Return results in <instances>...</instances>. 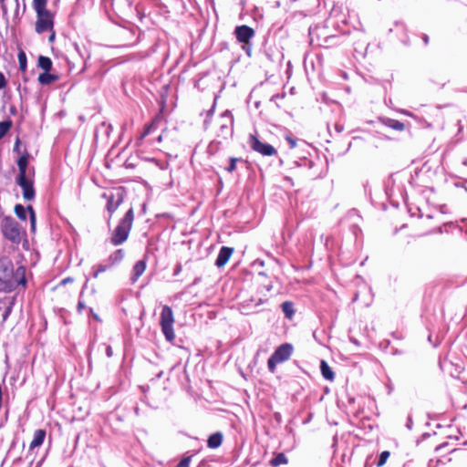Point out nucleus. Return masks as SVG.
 Instances as JSON below:
<instances>
[{"label": "nucleus", "instance_id": "26", "mask_svg": "<svg viewBox=\"0 0 467 467\" xmlns=\"http://www.w3.org/2000/svg\"><path fill=\"white\" fill-rule=\"evenodd\" d=\"M389 457V451H382L379 455V459L377 463L378 467L383 466L386 463Z\"/></svg>", "mask_w": 467, "mask_h": 467}, {"label": "nucleus", "instance_id": "24", "mask_svg": "<svg viewBox=\"0 0 467 467\" xmlns=\"http://www.w3.org/2000/svg\"><path fill=\"white\" fill-rule=\"evenodd\" d=\"M12 122L10 120L0 122V139H2L10 130Z\"/></svg>", "mask_w": 467, "mask_h": 467}, {"label": "nucleus", "instance_id": "13", "mask_svg": "<svg viewBox=\"0 0 467 467\" xmlns=\"http://www.w3.org/2000/svg\"><path fill=\"white\" fill-rule=\"evenodd\" d=\"M222 124H221V131L223 134L231 133V126L233 124V119L231 114L228 111H225L221 116Z\"/></svg>", "mask_w": 467, "mask_h": 467}, {"label": "nucleus", "instance_id": "3", "mask_svg": "<svg viewBox=\"0 0 467 467\" xmlns=\"http://www.w3.org/2000/svg\"><path fill=\"white\" fill-rule=\"evenodd\" d=\"M134 221L133 209L130 208L125 215L119 220L118 225L113 230L110 236V243L118 246L123 244L129 237Z\"/></svg>", "mask_w": 467, "mask_h": 467}, {"label": "nucleus", "instance_id": "12", "mask_svg": "<svg viewBox=\"0 0 467 467\" xmlns=\"http://www.w3.org/2000/svg\"><path fill=\"white\" fill-rule=\"evenodd\" d=\"M45 438H46V431L45 430L38 429V430L35 431L33 440L29 445V450L33 451L34 449L40 447L43 444Z\"/></svg>", "mask_w": 467, "mask_h": 467}, {"label": "nucleus", "instance_id": "10", "mask_svg": "<svg viewBox=\"0 0 467 467\" xmlns=\"http://www.w3.org/2000/svg\"><path fill=\"white\" fill-rule=\"evenodd\" d=\"M16 214L18 218L21 220L26 219L27 213H29L30 217V223H31V231L35 232L36 230V213L32 206H27V208H25L24 206L17 204L15 207Z\"/></svg>", "mask_w": 467, "mask_h": 467}, {"label": "nucleus", "instance_id": "15", "mask_svg": "<svg viewBox=\"0 0 467 467\" xmlns=\"http://www.w3.org/2000/svg\"><path fill=\"white\" fill-rule=\"evenodd\" d=\"M146 263L143 260L138 261L133 267L132 281L135 282L144 273Z\"/></svg>", "mask_w": 467, "mask_h": 467}, {"label": "nucleus", "instance_id": "38", "mask_svg": "<svg viewBox=\"0 0 467 467\" xmlns=\"http://www.w3.org/2000/svg\"><path fill=\"white\" fill-rule=\"evenodd\" d=\"M2 7H3L4 12H5L6 11V7L5 5H3Z\"/></svg>", "mask_w": 467, "mask_h": 467}, {"label": "nucleus", "instance_id": "21", "mask_svg": "<svg viewBox=\"0 0 467 467\" xmlns=\"http://www.w3.org/2000/svg\"><path fill=\"white\" fill-rule=\"evenodd\" d=\"M384 123L386 126H388L395 130L401 131L405 129L404 123H402L397 119H387Z\"/></svg>", "mask_w": 467, "mask_h": 467}, {"label": "nucleus", "instance_id": "11", "mask_svg": "<svg viewBox=\"0 0 467 467\" xmlns=\"http://www.w3.org/2000/svg\"><path fill=\"white\" fill-rule=\"evenodd\" d=\"M234 253V248L223 246L220 249L219 254L215 261V265L217 267H223L226 265V263L229 261L230 257L232 256Z\"/></svg>", "mask_w": 467, "mask_h": 467}, {"label": "nucleus", "instance_id": "1", "mask_svg": "<svg viewBox=\"0 0 467 467\" xmlns=\"http://www.w3.org/2000/svg\"><path fill=\"white\" fill-rule=\"evenodd\" d=\"M18 174L16 182L22 188L23 197L26 201L35 198L34 168H28V155H22L17 161Z\"/></svg>", "mask_w": 467, "mask_h": 467}, {"label": "nucleus", "instance_id": "20", "mask_svg": "<svg viewBox=\"0 0 467 467\" xmlns=\"http://www.w3.org/2000/svg\"><path fill=\"white\" fill-rule=\"evenodd\" d=\"M38 66L45 70V72H49L52 68V61L47 57L40 56L38 58Z\"/></svg>", "mask_w": 467, "mask_h": 467}, {"label": "nucleus", "instance_id": "14", "mask_svg": "<svg viewBox=\"0 0 467 467\" xmlns=\"http://www.w3.org/2000/svg\"><path fill=\"white\" fill-rule=\"evenodd\" d=\"M320 370H321L322 376L326 379L330 380V381H332L334 379L335 374H334L333 370L331 369V368L327 363V361L321 360Z\"/></svg>", "mask_w": 467, "mask_h": 467}, {"label": "nucleus", "instance_id": "4", "mask_svg": "<svg viewBox=\"0 0 467 467\" xmlns=\"http://www.w3.org/2000/svg\"><path fill=\"white\" fill-rule=\"evenodd\" d=\"M1 231L5 238L14 244H19L24 234L22 227L12 217H5L1 221Z\"/></svg>", "mask_w": 467, "mask_h": 467}, {"label": "nucleus", "instance_id": "8", "mask_svg": "<svg viewBox=\"0 0 467 467\" xmlns=\"http://www.w3.org/2000/svg\"><path fill=\"white\" fill-rule=\"evenodd\" d=\"M103 198L107 199V210L109 213V218H111L112 213L119 208V206L123 202V197L120 192L114 193H103Z\"/></svg>", "mask_w": 467, "mask_h": 467}, {"label": "nucleus", "instance_id": "6", "mask_svg": "<svg viewBox=\"0 0 467 467\" xmlns=\"http://www.w3.org/2000/svg\"><path fill=\"white\" fill-rule=\"evenodd\" d=\"M249 144L254 150L259 152L264 156H273L276 154V150L272 145L260 141L254 135H250Z\"/></svg>", "mask_w": 467, "mask_h": 467}, {"label": "nucleus", "instance_id": "7", "mask_svg": "<svg viewBox=\"0 0 467 467\" xmlns=\"http://www.w3.org/2000/svg\"><path fill=\"white\" fill-rule=\"evenodd\" d=\"M234 35L240 43L247 45L254 36V30L248 26L243 25L235 27Z\"/></svg>", "mask_w": 467, "mask_h": 467}, {"label": "nucleus", "instance_id": "17", "mask_svg": "<svg viewBox=\"0 0 467 467\" xmlns=\"http://www.w3.org/2000/svg\"><path fill=\"white\" fill-rule=\"evenodd\" d=\"M58 79L57 75L50 74L49 72H44L38 76V81L42 85H49Z\"/></svg>", "mask_w": 467, "mask_h": 467}, {"label": "nucleus", "instance_id": "29", "mask_svg": "<svg viewBox=\"0 0 467 467\" xmlns=\"http://www.w3.org/2000/svg\"><path fill=\"white\" fill-rule=\"evenodd\" d=\"M192 457L188 456L182 459L176 467H189L191 462Z\"/></svg>", "mask_w": 467, "mask_h": 467}, {"label": "nucleus", "instance_id": "35", "mask_svg": "<svg viewBox=\"0 0 467 467\" xmlns=\"http://www.w3.org/2000/svg\"><path fill=\"white\" fill-rule=\"evenodd\" d=\"M85 304L82 301H78V312H81L85 308Z\"/></svg>", "mask_w": 467, "mask_h": 467}, {"label": "nucleus", "instance_id": "25", "mask_svg": "<svg viewBox=\"0 0 467 467\" xmlns=\"http://www.w3.org/2000/svg\"><path fill=\"white\" fill-rule=\"evenodd\" d=\"M18 62H19V67L22 71H26V56L24 51H20L18 53Z\"/></svg>", "mask_w": 467, "mask_h": 467}, {"label": "nucleus", "instance_id": "33", "mask_svg": "<svg viewBox=\"0 0 467 467\" xmlns=\"http://www.w3.org/2000/svg\"><path fill=\"white\" fill-rule=\"evenodd\" d=\"M71 282H73V278H71V277H67V278L63 279V280L60 282V285H65L66 284H67V283H71Z\"/></svg>", "mask_w": 467, "mask_h": 467}, {"label": "nucleus", "instance_id": "19", "mask_svg": "<svg viewBox=\"0 0 467 467\" xmlns=\"http://www.w3.org/2000/svg\"><path fill=\"white\" fill-rule=\"evenodd\" d=\"M281 308L285 314V316L291 319L295 314V310H294V305L292 302L290 301H285L284 302L282 305H281Z\"/></svg>", "mask_w": 467, "mask_h": 467}, {"label": "nucleus", "instance_id": "5", "mask_svg": "<svg viewBox=\"0 0 467 467\" xmlns=\"http://www.w3.org/2000/svg\"><path fill=\"white\" fill-rule=\"evenodd\" d=\"M173 323L174 317L171 308L168 306H164L161 313L160 325L161 327V331L164 334L165 338L169 342H172L175 338Z\"/></svg>", "mask_w": 467, "mask_h": 467}, {"label": "nucleus", "instance_id": "18", "mask_svg": "<svg viewBox=\"0 0 467 467\" xmlns=\"http://www.w3.org/2000/svg\"><path fill=\"white\" fill-rule=\"evenodd\" d=\"M123 258H124V250L118 249L109 255L108 261L110 264V265L112 266V265L121 262Z\"/></svg>", "mask_w": 467, "mask_h": 467}, {"label": "nucleus", "instance_id": "40", "mask_svg": "<svg viewBox=\"0 0 467 467\" xmlns=\"http://www.w3.org/2000/svg\"><path fill=\"white\" fill-rule=\"evenodd\" d=\"M5 0H0V3H3Z\"/></svg>", "mask_w": 467, "mask_h": 467}, {"label": "nucleus", "instance_id": "9", "mask_svg": "<svg viewBox=\"0 0 467 467\" xmlns=\"http://www.w3.org/2000/svg\"><path fill=\"white\" fill-rule=\"evenodd\" d=\"M293 352V346L288 343L282 344L279 346L275 352L272 354L274 359L277 360L279 363L286 361L290 358Z\"/></svg>", "mask_w": 467, "mask_h": 467}, {"label": "nucleus", "instance_id": "32", "mask_svg": "<svg viewBox=\"0 0 467 467\" xmlns=\"http://www.w3.org/2000/svg\"><path fill=\"white\" fill-rule=\"evenodd\" d=\"M6 86V80L2 72H0V89L4 88Z\"/></svg>", "mask_w": 467, "mask_h": 467}, {"label": "nucleus", "instance_id": "27", "mask_svg": "<svg viewBox=\"0 0 467 467\" xmlns=\"http://www.w3.org/2000/svg\"><path fill=\"white\" fill-rule=\"evenodd\" d=\"M277 364H279V362L274 359L272 356L268 358L267 367L272 373L275 372Z\"/></svg>", "mask_w": 467, "mask_h": 467}, {"label": "nucleus", "instance_id": "22", "mask_svg": "<svg viewBox=\"0 0 467 467\" xmlns=\"http://www.w3.org/2000/svg\"><path fill=\"white\" fill-rule=\"evenodd\" d=\"M287 463V458L284 453H278L276 454L271 461L270 464L273 467H277L281 464H286Z\"/></svg>", "mask_w": 467, "mask_h": 467}, {"label": "nucleus", "instance_id": "16", "mask_svg": "<svg viewBox=\"0 0 467 467\" xmlns=\"http://www.w3.org/2000/svg\"><path fill=\"white\" fill-rule=\"evenodd\" d=\"M222 441H223L222 433H220V432L213 433L209 437V439L207 441L208 447L212 448V449L218 448L222 444Z\"/></svg>", "mask_w": 467, "mask_h": 467}, {"label": "nucleus", "instance_id": "39", "mask_svg": "<svg viewBox=\"0 0 467 467\" xmlns=\"http://www.w3.org/2000/svg\"><path fill=\"white\" fill-rule=\"evenodd\" d=\"M158 140L161 141V136H159Z\"/></svg>", "mask_w": 467, "mask_h": 467}, {"label": "nucleus", "instance_id": "2", "mask_svg": "<svg viewBox=\"0 0 467 467\" xmlns=\"http://www.w3.org/2000/svg\"><path fill=\"white\" fill-rule=\"evenodd\" d=\"M47 0H33V7L36 13V32L42 34L52 31L54 28V16L47 8Z\"/></svg>", "mask_w": 467, "mask_h": 467}, {"label": "nucleus", "instance_id": "34", "mask_svg": "<svg viewBox=\"0 0 467 467\" xmlns=\"http://www.w3.org/2000/svg\"><path fill=\"white\" fill-rule=\"evenodd\" d=\"M50 32H51V34H50V36H49V37H48V41H49L50 43H52V42H54V40H55L56 33H55V31H54V28H53V29H52V31H50Z\"/></svg>", "mask_w": 467, "mask_h": 467}, {"label": "nucleus", "instance_id": "23", "mask_svg": "<svg viewBox=\"0 0 467 467\" xmlns=\"http://www.w3.org/2000/svg\"><path fill=\"white\" fill-rule=\"evenodd\" d=\"M110 264L109 265H98L93 267V276L97 278L100 273L107 271L110 267Z\"/></svg>", "mask_w": 467, "mask_h": 467}, {"label": "nucleus", "instance_id": "31", "mask_svg": "<svg viewBox=\"0 0 467 467\" xmlns=\"http://www.w3.org/2000/svg\"><path fill=\"white\" fill-rule=\"evenodd\" d=\"M154 123L150 124L146 127L144 132L140 136V140L144 139L150 131L151 128L153 127Z\"/></svg>", "mask_w": 467, "mask_h": 467}, {"label": "nucleus", "instance_id": "37", "mask_svg": "<svg viewBox=\"0 0 467 467\" xmlns=\"http://www.w3.org/2000/svg\"><path fill=\"white\" fill-rule=\"evenodd\" d=\"M423 40H424L425 44H428V42H429L428 36H424Z\"/></svg>", "mask_w": 467, "mask_h": 467}, {"label": "nucleus", "instance_id": "36", "mask_svg": "<svg viewBox=\"0 0 467 467\" xmlns=\"http://www.w3.org/2000/svg\"><path fill=\"white\" fill-rule=\"evenodd\" d=\"M106 352H107V356L108 357H111L112 356V348H111L110 346L107 347Z\"/></svg>", "mask_w": 467, "mask_h": 467}, {"label": "nucleus", "instance_id": "28", "mask_svg": "<svg viewBox=\"0 0 467 467\" xmlns=\"http://www.w3.org/2000/svg\"><path fill=\"white\" fill-rule=\"evenodd\" d=\"M241 161V159L238 158H231L230 159V165L226 168V171L228 172H233L236 169V162Z\"/></svg>", "mask_w": 467, "mask_h": 467}, {"label": "nucleus", "instance_id": "30", "mask_svg": "<svg viewBox=\"0 0 467 467\" xmlns=\"http://www.w3.org/2000/svg\"><path fill=\"white\" fill-rule=\"evenodd\" d=\"M285 140L289 143L291 149L296 148V139L292 138L291 136H286Z\"/></svg>", "mask_w": 467, "mask_h": 467}]
</instances>
